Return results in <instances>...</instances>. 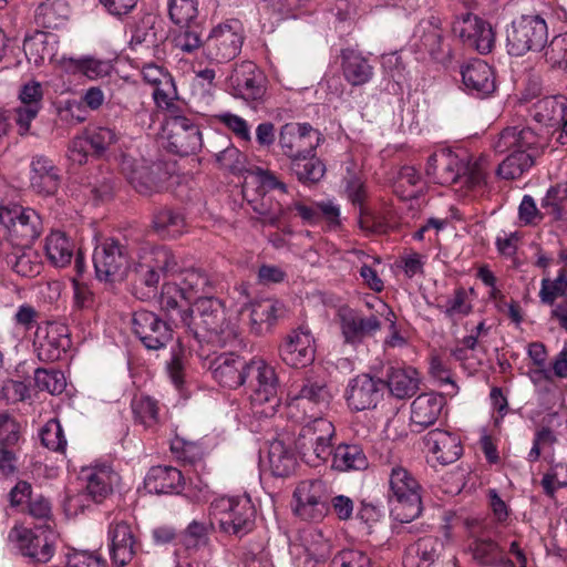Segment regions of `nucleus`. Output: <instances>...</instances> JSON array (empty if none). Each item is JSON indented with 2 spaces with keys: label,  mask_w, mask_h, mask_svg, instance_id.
Wrapping results in <instances>:
<instances>
[{
  "label": "nucleus",
  "mask_w": 567,
  "mask_h": 567,
  "mask_svg": "<svg viewBox=\"0 0 567 567\" xmlns=\"http://www.w3.org/2000/svg\"><path fill=\"white\" fill-rule=\"evenodd\" d=\"M296 514L305 520L319 522L329 512L330 493L327 483L319 478L301 481L293 492Z\"/></svg>",
  "instance_id": "nucleus-13"
},
{
  "label": "nucleus",
  "mask_w": 567,
  "mask_h": 567,
  "mask_svg": "<svg viewBox=\"0 0 567 567\" xmlns=\"http://www.w3.org/2000/svg\"><path fill=\"white\" fill-rule=\"evenodd\" d=\"M132 330L148 350L165 348L173 340V329L157 313L137 310L132 316Z\"/></svg>",
  "instance_id": "nucleus-15"
},
{
  "label": "nucleus",
  "mask_w": 567,
  "mask_h": 567,
  "mask_svg": "<svg viewBox=\"0 0 567 567\" xmlns=\"http://www.w3.org/2000/svg\"><path fill=\"white\" fill-rule=\"evenodd\" d=\"M337 319L344 341L350 344L361 343L365 338L374 336L382 326L377 316L363 317L359 311L347 306L338 309Z\"/></svg>",
  "instance_id": "nucleus-21"
},
{
  "label": "nucleus",
  "mask_w": 567,
  "mask_h": 567,
  "mask_svg": "<svg viewBox=\"0 0 567 567\" xmlns=\"http://www.w3.org/2000/svg\"><path fill=\"white\" fill-rule=\"evenodd\" d=\"M341 71L346 81L352 86H361L370 82L373 66L360 51L347 48L340 51Z\"/></svg>",
  "instance_id": "nucleus-34"
},
{
  "label": "nucleus",
  "mask_w": 567,
  "mask_h": 567,
  "mask_svg": "<svg viewBox=\"0 0 567 567\" xmlns=\"http://www.w3.org/2000/svg\"><path fill=\"white\" fill-rule=\"evenodd\" d=\"M163 130L167 140V148L174 154L188 156L197 153L203 146L198 125L182 114L167 116Z\"/></svg>",
  "instance_id": "nucleus-12"
},
{
  "label": "nucleus",
  "mask_w": 567,
  "mask_h": 567,
  "mask_svg": "<svg viewBox=\"0 0 567 567\" xmlns=\"http://www.w3.org/2000/svg\"><path fill=\"white\" fill-rule=\"evenodd\" d=\"M445 399L437 393H422L411 404V421L421 429L433 425L445 405Z\"/></svg>",
  "instance_id": "nucleus-38"
},
{
  "label": "nucleus",
  "mask_w": 567,
  "mask_h": 567,
  "mask_svg": "<svg viewBox=\"0 0 567 567\" xmlns=\"http://www.w3.org/2000/svg\"><path fill=\"white\" fill-rule=\"evenodd\" d=\"M322 134L309 123H286L279 131V147L290 159H307L316 152L322 141Z\"/></svg>",
  "instance_id": "nucleus-9"
},
{
  "label": "nucleus",
  "mask_w": 567,
  "mask_h": 567,
  "mask_svg": "<svg viewBox=\"0 0 567 567\" xmlns=\"http://www.w3.org/2000/svg\"><path fill=\"white\" fill-rule=\"evenodd\" d=\"M145 488L154 494L181 493L184 487L182 472L172 466L152 467L144 481Z\"/></svg>",
  "instance_id": "nucleus-37"
},
{
  "label": "nucleus",
  "mask_w": 567,
  "mask_h": 567,
  "mask_svg": "<svg viewBox=\"0 0 567 567\" xmlns=\"http://www.w3.org/2000/svg\"><path fill=\"white\" fill-rule=\"evenodd\" d=\"M19 99L21 105L14 110V120L23 135L29 132L31 122L42 109L43 89L41 83L37 81L25 83L20 90Z\"/></svg>",
  "instance_id": "nucleus-32"
},
{
  "label": "nucleus",
  "mask_w": 567,
  "mask_h": 567,
  "mask_svg": "<svg viewBox=\"0 0 567 567\" xmlns=\"http://www.w3.org/2000/svg\"><path fill=\"white\" fill-rule=\"evenodd\" d=\"M312 417L300 429L295 444L305 462L318 466L332 454L336 430L331 421L318 415Z\"/></svg>",
  "instance_id": "nucleus-6"
},
{
  "label": "nucleus",
  "mask_w": 567,
  "mask_h": 567,
  "mask_svg": "<svg viewBox=\"0 0 567 567\" xmlns=\"http://www.w3.org/2000/svg\"><path fill=\"white\" fill-rule=\"evenodd\" d=\"M244 34L239 22H227L215 27L204 44L209 61L223 63L235 59L243 47Z\"/></svg>",
  "instance_id": "nucleus-14"
},
{
  "label": "nucleus",
  "mask_w": 567,
  "mask_h": 567,
  "mask_svg": "<svg viewBox=\"0 0 567 567\" xmlns=\"http://www.w3.org/2000/svg\"><path fill=\"white\" fill-rule=\"evenodd\" d=\"M107 536L112 563L118 567L131 563L138 546L132 526L125 520L113 522L109 526Z\"/></svg>",
  "instance_id": "nucleus-24"
},
{
  "label": "nucleus",
  "mask_w": 567,
  "mask_h": 567,
  "mask_svg": "<svg viewBox=\"0 0 567 567\" xmlns=\"http://www.w3.org/2000/svg\"><path fill=\"white\" fill-rule=\"evenodd\" d=\"M548 38V27L540 16L527 14L514 20L506 34L511 55L522 56L529 51H540Z\"/></svg>",
  "instance_id": "nucleus-8"
},
{
  "label": "nucleus",
  "mask_w": 567,
  "mask_h": 567,
  "mask_svg": "<svg viewBox=\"0 0 567 567\" xmlns=\"http://www.w3.org/2000/svg\"><path fill=\"white\" fill-rule=\"evenodd\" d=\"M546 146L545 138L529 126H512L504 128L493 147L496 153L503 154L509 151L525 152L536 159Z\"/></svg>",
  "instance_id": "nucleus-20"
},
{
  "label": "nucleus",
  "mask_w": 567,
  "mask_h": 567,
  "mask_svg": "<svg viewBox=\"0 0 567 567\" xmlns=\"http://www.w3.org/2000/svg\"><path fill=\"white\" fill-rule=\"evenodd\" d=\"M421 486L403 466L395 465L389 474V501L391 513L401 523H409L422 512Z\"/></svg>",
  "instance_id": "nucleus-3"
},
{
  "label": "nucleus",
  "mask_w": 567,
  "mask_h": 567,
  "mask_svg": "<svg viewBox=\"0 0 567 567\" xmlns=\"http://www.w3.org/2000/svg\"><path fill=\"white\" fill-rule=\"evenodd\" d=\"M0 224L18 247L29 248L43 230L40 215L33 208L16 203L0 205Z\"/></svg>",
  "instance_id": "nucleus-7"
},
{
  "label": "nucleus",
  "mask_w": 567,
  "mask_h": 567,
  "mask_svg": "<svg viewBox=\"0 0 567 567\" xmlns=\"http://www.w3.org/2000/svg\"><path fill=\"white\" fill-rule=\"evenodd\" d=\"M70 347L71 340L68 326L59 322H48L44 328L39 329L35 350L40 361H58Z\"/></svg>",
  "instance_id": "nucleus-22"
},
{
  "label": "nucleus",
  "mask_w": 567,
  "mask_h": 567,
  "mask_svg": "<svg viewBox=\"0 0 567 567\" xmlns=\"http://www.w3.org/2000/svg\"><path fill=\"white\" fill-rule=\"evenodd\" d=\"M132 411L135 420L144 427H153L158 422L157 401L150 396L134 398L132 401Z\"/></svg>",
  "instance_id": "nucleus-58"
},
{
  "label": "nucleus",
  "mask_w": 567,
  "mask_h": 567,
  "mask_svg": "<svg viewBox=\"0 0 567 567\" xmlns=\"http://www.w3.org/2000/svg\"><path fill=\"white\" fill-rule=\"evenodd\" d=\"M509 152L511 154L498 165L497 175L504 179H516L535 164V158L525 152Z\"/></svg>",
  "instance_id": "nucleus-49"
},
{
  "label": "nucleus",
  "mask_w": 567,
  "mask_h": 567,
  "mask_svg": "<svg viewBox=\"0 0 567 567\" xmlns=\"http://www.w3.org/2000/svg\"><path fill=\"white\" fill-rule=\"evenodd\" d=\"M9 539L19 551L35 563H48L54 554L53 532L50 526L27 528L14 526L9 533Z\"/></svg>",
  "instance_id": "nucleus-11"
},
{
  "label": "nucleus",
  "mask_w": 567,
  "mask_h": 567,
  "mask_svg": "<svg viewBox=\"0 0 567 567\" xmlns=\"http://www.w3.org/2000/svg\"><path fill=\"white\" fill-rule=\"evenodd\" d=\"M130 259L125 245L113 238L105 239L93 254L96 277L111 282L123 280L130 268Z\"/></svg>",
  "instance_id": "nucleus-10"
},
{
  "label": "nucleus",
  "mask_w": 567,
  "mask_h": 567,
  "mask_svg": "<svg viewBox=\"0 0 567 567\" xmlns=\"http://www.w3.org/2000/svg\"><path fill=\"white\" fill-rule=\"evenodd\" d=\"M290 168L298 181L305 184L319 182L326 173V166L322 161L316 156V152L309 155L307 159L300 158L290 163Z\"/></svg>",
  "instance_id": "nucleus-50"
},
{
  "label": "nucleus",
  "mask_w": 567,
  "mask_h": 567,
  "mask_svg": "<svg viewBox=\"0 0 567 567\" xmlns=\"http://www.w3.org/2000/svg\"><path fill=\"white\" fill-rule=\"evenodd\" d=\"M461 74L463 84L472 94L485 97L495 91L494 71L481 59H474L466 63L462 68Z\"/></svg>",
  "instance_id": "nucleus-31"
},
{
  "label": "nucleus",
  "mask_w": 567,
  "mask_h": 567,
  "mask_svg": "<svg viewBox=\"0 0 567 567\" xmlns=\"http://www.w3.org/2000/svg\"><path fill=\"white\" fill-rule=\"evenodd\" d=\"M426 175L437 184L454 185L467 189H481L486 185L487 161L480 157L470 163L449 148H441L427 158Z\"/></svg>",
  "instance_id": "nucleus-2"
},
{
  "label": "nucleus",
  "mask_w": 567,
  "mask_h": 567,
  "mask_svg": "<svg viewBox=\"0 0 567 567\" xmlns=\"http://www.w3.org/2000/svg\"><path fill=\"white\" fill-rule=\"evenodd\" d=\"M178 319L200 346L224 348L237 338L236 329L227 321L224 303L212 296L197 297L192 308L178 312Z\"/></svg>",
  "instance_id": "nucleus-1"
},
{
  "label": "nucleus",
  "mask_w": 567,
  "mask_h": 567,
  "mask_svg": "<svg viewBox=\"0 0 567 567\" xmlns=\"http://www.w3.org/2000/svg\"><path fill=\"white\" fill-rule=\"evenodd\" d=\"M423 442L427 453L441 465L456 462L463 453L458 436L445 430H431L424 435Z\"/></svg>",
  "instance_id": "nucleus-28"
},
{
  "label": "nucleus",
  "mask_w": 567,
  "mask_h": 567,
  "mask_svg": "<svg viewBox=\"0 0 567 567\" xmlns=\"http://www.w3.org/2000/svg\"><path fill=\"white\" fill-rule=\"evenodd\" d=\"M84 137L87 140L92 155L95 156H102L117 141L114 130L102 126L87 130Z\"/></svg>",
  "instance_id": "nucleus-61"
},
{
  "label": "nucleus",
  "mask_w": 567,
  "mask_h": 567,
  "mask_svg": "<svg viewBox=\"0 0 567 567\" xmlns=\"http://www.w3.org/2000/svg\"><path fill=\"white\" fill-rule=\"evenodd\" d=\"M121 167L128 183L137 193L152 195L161 190L162 176L165 173L159 164L146 165L145 163H135L130 158H123Z\"/></svg>",
  "instance_id": "nucleus-25"
},
{
  "label": "nucleus",
  "mask_w": 567,
  "mask_h": 567,
  "mask_svg": "<svg viewBox=\"0 0 567 567\" xmlns=\"http://www.w3.org/2000/svg\"><path fill=\"white\" fill-rule=\"evenodd\" d=\"M420 378L414 368H390L386 373V385L398 399L413 396L419 390Z\"/></svg>",
  "instance_id": "nucleus-39"
},
{
  "label": "nucleus",
  "mask_w": 567,
  "mask_h": 567,
  "mask_svg": "<svg viewBox=\"0 0 567 567\" xmlns=\"http://www.w3.org/2000/svg\"><path fill=\"white\" fill-rule=\"evenodd\" d=\"M278 302L272 299H264L251 303L250 330L256 336H262L271 331L278 319Z\"/></svg>",
  "instance_id": "nucleus-41"
},
{
  "label": "nucleus",
  "mask_w": 567,
  "mask_h": 567,
  "mask_svg": "<svg viewBox=\"0 0 567 567\" xmlns=\"http://www.w3.org/2000/svg\"><path fill=\"white\" fill-rule=\"evenodd\" d=\"M41 443L54 452H64L66 449V439L62 425L56 419L49 420L40 431Z\"/></svg>",
  "instance_id": "nucleus-62"
},
{
  "label": "nucleus",
  "mask_w": 567,
  "mask_h": 567,
  "mask_svg": "<svg viewBox=\"0 0 567 567\" xmlns=\"http://www.w3.org/2000/svg\"><path fill=\"white\" fill-rule=\"evenodd\" d=\"M472 550L473 558L483 566H496L505 563L504 550L492 539H476Z\"/></svg>",
  "instance_id": "nucleus-53"
},
{
  "label": "nucleus",
  "mask_w": 567,
  "mask_h": 567,
  "mask_svg": "<svg viewBox=\"0 0 567 567\" xmlns=\"http://www.w3.org/2000/svg\"><path fill=\"white\" fill-rule=\"evenodd\" d=\"M34 384L40 391L60 395L66 388V379L61 370L38 368L34 371Z\"/></svg>",
  "instance_id": "nucleus-54"
},
{
  "label": "nucleus",
  "mask_w": 567,
  "mask_h": 567,
  "mask_svg": "<svg viewBox=\"0 0 567 567\" xmlns=\"http://www.w3.org/2000/svg\"><path fill=\"white\" fill-rule=\"evenodd\" d=\"M134 271L146 286L154 287L158 284L161 275H174L178 271V261L169 248L152 247L143 250Z\"/></svg>",
  "instance_id": "nucleus-16"
},
{
  "label": "nucleus",
  "mask_w": 567,
  "mask_h": 567,
  "mask_svg": "<svg viewBox=\"0 0 567 567\" xmlns=\"http://www.w3.org/2000/svg\"><path fill=\"white\" fill-rule=\"evenodd\" d=\"M244 197L252 212L257 215L256 220L262 226L279 227L286 218V208L275 197L266 192L250 189L246 184L243 189Z\"/></svg>",
  "instance_id": "nucleus-26"
},
{
  "label": "nucleus",
  "mask_w": 567,
  "mask_h": 567,
  "mask_svg": "<svg viewBox=\"0 0 567 567\" xmlns=\"http://www.w3.org/2000/svg\"><path fill=\"white\" fill-rule=\"evenodd\" d=\"M439 308L444 312V315L454 320L458 317L467 316L473 306L468 301L467 292L463 287H458L454 290V293L451 298H449L444 306H439Z\"/></svg>",
  "instance_id": "nucleus-64"
},
{
  "label": "nucleus",
  "mask_w": 567,
  "mask_h": 567,
  "mask_svg": "<svg viewBox=\"0 0 567 567\" xmlns=\"http://www.w3.org/2000/svg\"><path fill=\"white\" fill-rule=\"evenodd\" d=\"M558 297L567 299V269L565 268L559 271L556 279L550 280L549 278H544L542 280V288L539 291L542 302L554 305ZM565 302H567V300Z\"/></svg>",
  "instance_id": "nucleus-60"
},
{
  "label": "nucleus",
  "mask_w": 567,
  "mask_h": 567,
  "mask_svg": "<svg viewBox=\"0 0 567 567\" xmlns=\"http://www.w3.org/2000/svg\"><path fill=\"white\" fill-rule=\"evenodd\" d=\"M268 462L270 472L277 477L290 476L298 464L295 453L281 441L270 443Z\"/></svg>",
  "instance_id": "nucleus-43"
},
{
  "label": "nucleus",
  "mask_w": 567,
  "mask_h": 567,
  "mask_svg": "<svg viewBox=\"0 0 567 567\" xmlns=\"http://www.w3.org/2000/svg\"><path fill=\"white\" fill-rule=\"evenodd\" d=\"M280 359L289 367L301 369L315 360V340L310 330L299 327L290 331L278 347Z\"/></svg>",
  "instance_id": "nucleus-19"
},
{
  "label": "nucleus",
  "mask_w": 567,
  "mask_h": 567,
  "mask_svg": "<svg viewBox=\"0 0 567 567\" xmlns=\"http://www.w3.org/2000/svg\"><path fill=\"white\" fill-rule=\"evenodd\" d=\"M543 50V58L550 69L567 72V32L553 37Z\"/></svg>",
  "instance_id": "nucleus-51"
},
{
  "label": "nucleus",
  "mask_w": 567,
  "mask_h": 567,
  "mask_svg": "<svg viewBox=\"0 0 567 567\" xmlns=\"http://www.w3.org/2000/svg\"><path fill=\"white\" fill-rule=\"evenodd\" d=\"M172 43L175 49L185 54H192L200 48L204 49L202 27L197 22L179 25V29L173 34Z\"/></svg>",
  "instance_id": "nucleus-48"
},
{
  "label": "nucleus",
  "mask_w": 567,
  "mask_h": 567,
  "mask_svg": "<svg viewBox=\"0 0 567 567\" xmlns=\"http://www.w3.org/2000/svg\"><path fill=\"white\" fill-rule=\"evenodd\" d=\"M332 467L338 471H361L368 467V458L358 444H340L332 450Z\"/></svg>",
  "instance_id": "nucleus-44"
},
{
  "label": "nucleus",
  "mask_w": 567,
  "mask_h": 567,
  "mask_svg": "<svg viewBox=\"0 0 567 567\" xmlns=\"http://www.w3.org/2000/svg\"><path fill=\"white\" fill-rule=\"evenodd\" d=\"M181 275L178 285L189 299L196 296H208L213 292L214 284L204 270L189 268L182 271Z\"/></svg>",
  "instance_id": "nucleus-45"
},
{
  "label": "nucleus",
  "mask_w": 567,
  "mask_h": 567,
  "mask_svg": "<svg viewBox=\"0 0 567 567\" xmlns=\"http://www.w3.org/2000/svg\"><path fill=\"white\" fill-rule=\"evenodd\" d=\"M213 378L223 386L237 389L248 379V362L234 353H223L210 364Z\"/></svg>",
  "instance_id": "nucleus-27"
},
{
  "label": "nucleus",
  "mask_w": 567,
  "mask_h": 567,
  "mask_svg": "<svg viewBox=\"0 0 567 567\" xmlns=\"http://www.w3.org/2000/svg\"><path fill=\"white\" fill-rule=\"evenodd\" d=\"M189 300L184 290L176 282H165L162 287L159 305L163 311L173 318V315L183 312V301Z\"/></svg>",
  "instance_id": "nucleus-57"
},
{
  "label": "nucleus",
  "mask_w": 567,
  "mask_h": 567,
  "mask_svg": "<svg viewBox=\"0 0 567 567\" xmlns=\"http://www.w3.org/2000/svg\"><path fill=\"white\" fill-rule=\"evenodd\" d=\"M12 269L22 277H34L41 272L42 262L30 247L22 248L10 258Z\"/></svg>",
  "instance_id": "nucleus-56"
},
{
  "label": "nucleus",
  "mask_w": 567,
  "mask_h": 567,
  "mask_svg": "<svg viewBox=\"0 0 567 567\" xmlns=\"http://www.w3.org/2000/svg\"><path fill=\"white\" fill-rule=\"evenodd\" d=\"M248 379L252 386L251 404L257 413L271 416L280 405L279 380L275 368L261 358L248 362Z\"/></svg>",
  "instance_id": "nucleus-5"
},
{
  "label": "nucleus",
  "mask_w": 567,
  "mask_h": 567,
  "mask_svg": "<svg viewBox=\"0 0 567 567\" xmlns=\"http://www.w3.org/2000/svg\"><path fill=\"white\" fill-rule=\"evenodd\" d=\"M210 514L223 533L238 538L255 527L256 508L248 496L216 498L210 504Z\"/></svg>",
  "instance_id": "nucleus-4"
},
{
  "label": "nucleus",
  "mask_w": 567,
  "mask_h": 567,
  "mask_svg": "<svg viewBox=\"0 0 567 567\" xmlns=\"http://www.w3.org/2000/svg\"><path fill=\"white\" fill-rule=\"evenodd\" d=\"M44 250L53 266L65 267L72 260L74 244L63 231L53 230L45 238Z\"/></svg>",
  "instance_id": "nucleus-42"
},
{
  "label": "nucleus",
  "mask_w": 567,
  "mask_h": 567,
  "mask_svg": "<svg viewBox=\"0 0 567 567\" xmlns=\"http://www.w3.org/2000/svg\"><path fill=\"white\" fill-rule=\"evenodd\" d=\"M301 539L308 559L321 563L329 558L331 546L321 532L313 528L305 530Z\"/></svg>",
  "instance_id": "nucleus-52"
},
{
  "label": "nucleus",
  "mask_w": 567,
  "mask_h": 567,
  "mask_svg": "<svg viewBox=\"0 0 567 567\" xmlns=\"http://www.w3.org/2000/svg\"><path fill=\"white\" fill-rule=\"evenodd\" d=\"M331 394L323 382L306 379L302 381L297 394L291 398L289 409L310 410L309 416H316L328 408Z\"/></svg>",
  "instance_id": "nucleus-29"
},
{
  "label": "nucleus",
  "mask_w": 567,
  "mask_h": 567,
  "mask_svg": "<svg viewBox=\"0 0 567 567\" xmlns=\"http://www.w3.org/2000/svg\"><path fill=\"white\" fill-rule=\"evenodd\" d=\"M168 13L176 25L196 22L197 0H168Z\"/></svg>",
  "instance_id": "nucleus-63"
},
{
  "label": "nucleus",
  "mask_w": 567,
  "mask_h": 567,
  "mask_svg": "<svg viewBox=\"0 0 567 567\" xmlns=\"http://www.w3.org/2000/svg\"><path fill=\"white\" fill-rule=\"evenodd\" d=\"M227 144L223 150L215 153V161L219 168L234 175H239L246 169V155L241 153L230 141L224 140Z\"/></svg>",
  "instance_id": "nucleus-55"
},
{
  "label": "nucleus",
  "mask_w": 567,
  "mask_h": 567,
  "mask_svg": "<svg viewBox=\"0 0 567 567\" xmlns=\"http://www.w3.org/2000/svg\"><path fill=\"white\" fill-rule=\"evenodd\" d=\"M85 480V495L94 503L101 504L113 494L114 485L117 484L120 476L109 465H94L82 470Z\"/></svg>",
  "instance_id": "nucleus-30"
},
{
  "label": "nucleus",
  "mask_w": 567,
  "mask_h": 567,
  "mask_svg": "<svg viewBox=\"0 0 567 567\" xmlns=\"http://www.w3.org/2000/svg\"><path fill=\"white\" fill-rule=\"evenodd\" d=\"M566 200L567 187L563 185L551 186L542 200V209L553 220H560L564 217V203Z\"/></svg>",
  "instance_id": "nucleus-59"
},
{
  "label": "nucleus",
  "mask_w": 567,
  "mask_h": 567,
  "mask_svg": "<svg viewBox=\"0 0 567 567\" xmlns=\"http://www.w3.org/2000/svg\"><path fill=\"white\" fill-rule=\"evenodd\" d=\"M422 33L416 44L419 52L427 53L430 58L437 62H445L451 56V50L443 43V30L440 27V20L432 17L421 24Z\"/></svg>",
  "instance_id": "nucleus-35"
},
{
  "label": "nucleus",
  "mask_w": 567,
  "mask_h": 567,
  "mask_svg": "<svg viewBox=\"0 0 567 567\" xmlns=\"http://www.w3.org/2000/svg\"><path fill=\"white\" fill-rule=\"evenodd\" d=\"M69 12L64 0H48L38 7L35 19L43 28L56 29L68 19Z\"/></svg>",
  "instance_id": "nucleus-46"
},
{
  "label": "nucleus",
  "mask_w": 567,
  "mask_h": 567,
  "mask_svg": "<svg viewBox=\"0 0 567 567\" xmlns=\"http://www.w3.org/2000/svg\"><path fill=\"white\" fill-rule=\"evenodd\" d=\"M453 32L470 49L481 54H487L495 44V34L492 25L482 18L466 13L453 23Z\"/></svg>",
  "instance_id": "nucleus-18"
},
{
  "label": "nucleus",
  "mask_w": 567,
  "mask_h": 567,
  "mask_svg": "<svg viewBox=\"0 0 567 567\" xmlns=\"http://www.w3.org/2000/svg\"><path fill=\"white\" fill-rule=\"evenodd\" d=\"M153 227L159 236L175 238L184 233L186 224L179 213L162 208L154 214Z\"/></svg>",
  "instance_id": "nucleus-47"
},
{
  "label": "nucleus",
  "mask_w": 567,
  "mask_h": 567,
  "mask_svg": "<svg viewBox=\"0 0 567 567\" xmlns=\"http://www.w3.org/2000/svg\"><path fill=\"white\" fill-rule=\"evenodd\" d=\"M233 95L247 102L260 101L267 91V79L264 72L251 61H243L235 65L228 78Z\"/></svg>",
  "instance_id": "nucleus-17"
},
{
  "label": "nucleus",
  "mask_w": 567,
  "mask_h": 567,
  "mask_svg": "<svg viewBox=\"0 0 567 567\" xmlns=\"http://www.w3.org/2000/svg\"><path fill=\"white\" fill-rule=\"evenodd\" d=\"M443 543L433 536L420 538L404 551V567H431L440 557Z\"/></svg>",
  "instance_id": "nucleus-36"
},
{
  "label": "nucleus",
  "mask_w": 567,
  "mask_h": 567,
  "mask_svg": "<svg viewBox=\"0 0 567 567\" xmlns=\"http://www.w3.org/2000/svg\"><path fill=\"white\" fill-rule=\"evenodd\" d=\"M61 183L59 168L44 155H37L31 162L30 184L32 189L40 195H54Z\"/></svg>",
  "instance_id": "nucleus-33"
},
{
  "label": "nucleus",
  "mask_w": 567,
  "mask_h": 567,
  "mask_svg": "<svg viewBox=\"0 0 567 567\" xmlns=\"http://www.w3.org/2000/svg\"><path fill=\"white\" fill-rule=\"evenodd\" d=\"M384 381L374 379L370 374H360L353 378L346 390V400L353 411H363L377 406L382 398Z\"/></svg>",
  "instance_id": "nucleus-23"
},
{
  "label": "nucleus",
  "mask_w": 567,
  "mask_h": 567,
  "mask_svg": "<svg viewBox=\"0 0 567 567\" xmlns=\"http://www.w3.org/2000/svg\"><path fill=\"white\" fill-rule=\"evenodd\" d=\"M567 114V99L563 95L538 100L532 109L533 118L548 126H558Z\"/></svg>",
  "instance_id": "nucleus-40"
}]
</instances>
